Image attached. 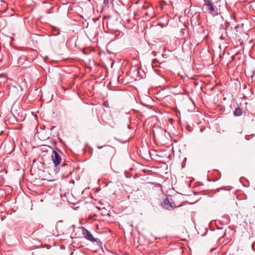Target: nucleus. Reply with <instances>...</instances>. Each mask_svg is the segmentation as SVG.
I'll return each instance as SVG.
<instances>
[{
	"mask_svg": "<svg viewBox=\"0 0 255 255\" xmlns=\"http://www.w3.org/2000/svg\"><path fill=\"white\" fill-rule=\"evenodd\" d=\"M161 206L165 209L172 210L175 207V204L172 199L166 198L161 203Z\"/></svg>",
	"mask_w": 255,
	"mask_h": 255,
	"instance_id": "2",
	"label": "nucleus"
},
{
	"mask_svg": "<svg viewBox=\"0 0 255 255\" xmlns=\"http://www.w3.org/2000/svg\"><path fill=\"white\" fill-rule=\"evenodd\" d=\"M110 2V0H104V2L106 5H108Z\"/></svg>",
	"mask_w": 255,
	"mask_h": 255,
	"instance_id": "6",
	"label": "nucleus"
},
{
	"mask_svg": "<svg viewBox=\"0 0 255 255\" xmlns=\"http://www.w3.org/2000/svg\"><path fill=\"white\" fill-rule=\"evenodd\" d=\"M51 158L55 166L60 163L61 160V156L55 150H53L52 151Z\"/></svg>",
	"mask_w": 255,
	"mask_h": 255,
	"instance_id": "4",
	"label": "nucleus"
},
{
	"mask_svg": "<svg viewBox=\"0 0 255 255\" xmlns=\"http://www.w3.org/2000/svg\"><path fill=\"white\" fill-rule=\"evenodd\" d=\"M205 4L207 6V8L210 13L216 15L218 14V12L216 10L213 4L210 1V0H205Z\"/></svg>",
	"mask_w": 255,
	"mask_h": 255,
	"instance_id": "3",
	"label": "nucleus"
},
{
	"mask_svg": "<svg viewBox=\"0 0 255 255\" xmlns=\"http://www.w3.org/2000/svg\"><path fill=\"white\" fill-rule=\"evenodd\" d=\"M242 114H243V110L239 107H237V108H236V109L234 112V114L236 116H240L242 115Z\"/></svg>",
	"mask_w": 255,
	"mask_h": 255,
	"instance_id": "5",
	"label": "nucleus"
},
{
	"mask_svg": "<svg viewBox=\"0 0 255 255\" xmlns=\"http://www.w3.org/2000/svg\"><path fill=\"white\" fill-rule=\"evenodd\" d=\"M230 25L229 23V22H228V23H227V26L228 25Z\"/></svg>",
	"mask_w": 255,
	"mask_h": 255,
	"instance_id": "8",
	"label": "nucleus"
},
{
	"mask_svg": "<svg viewBox=\"0 0 255 255\" xmlns=\"http://www.w3.org/2000/svg\"><path fill=\"white\" fill-rule=\"evenodd\" d=\"M103 147V146H99V145H98V146H97V148H99V149H101Z\"/></svg>",
	"mask_w": 255,
	"mask_h": 255,
	"instance_id": "7",
	"label": "nucleus"
},
{
	"mask_svg": "<svg viewBox=\"0 0 255 255\" xmlns=\"http://www.w3.org/2000/svg\"><path fill=\"white\" fill-rule=\"evenodd\" d=\"M158 186H161V185L160 184H158Z\"/></svg>",
	"mask_w": 255,
	"mask_h": 255,
	"instance_id": "9",
	"label": "nucleus"
},
{
	"mask_svg": "<svg viewBox=\"0 0 255 255\" xmlns=\"http://www.w3.org/2000/svg\"><path fill=\"white\" fill-rule=\"evenodd\" d=\"M82 233L84 237L89 241L96 243L99 247H102V242L97 238H95L92 233L84 227H81Z\"/></svg>",
	"mask_w": 255,
	"mask_h": 255,
	"instance_id": "1",
	"label": "nucleus"
}]
</instances>
